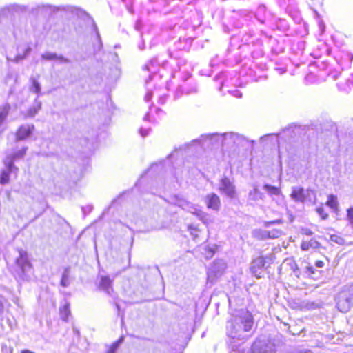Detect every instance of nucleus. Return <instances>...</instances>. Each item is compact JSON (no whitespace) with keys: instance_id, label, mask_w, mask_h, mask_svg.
Listing matches in <instances>:
<instances>
[{"instance_id":"40","label":"nucleus","mask_w":353,"mask_h":353,"mask_svg":"<svg viewBox=\"0 0 353 353\" xmlns=\"http://www.w3.org/2000/svg\"><path fill=\"white\" fill-rule=\"evenodd\" d=\"M347 219L353 228V207H351L347 210Z\"/></svg>"},{"instance_id":"11","label":"nucleus","mask_w":353,"mask_h":353,"mask_svg":"<svg viewBox=\"0 0 353 353\" xmlns=\"http://www.w3.org/2000/svg\"><path fill=\"white\" fill-rule=\"evenodd\" d=\"M205 203L207 208L214 211H219L221 208L219 196L215 193H210L205 196Z\"/></svg>"},{"instance_id":"2","label":"nucleus","mask_w":353,"mask_h":353,"mask_svg":"<svg viewBox=\"0 0 353 353\" xmlns=\"http://www.w3.org/2000/svg\"><path fill=\"white\" fill-rule=\"evenodd\" d=\"M245 140L244 137L237 133L227 132L222 134L217 133L203 134L199 139L193 140L192 143H199L202 145H205V143H209L210 145L220 143L223 145H239Z\"/></svg>"},{"instance_id":"3","label":"nucleus","mask_w":353,"mask_h":353,"mask_svg":"<svg viewBox=\"0 0 353 353\" xmlns=\"http://www.w3.org/2000/svg\"><path fill=\"white\" fill-rule=\"evenodd\" d=\"M14 272L17 276L22 281H28L30 279L32 265L26 251L19 250V256L15 259Z\"/></svg>"},{"instance_id":"41","label":"nucleus","mask_w":353,"mask_h":353,"mask_svg":"<svg viewBox=\"0 0 353 353\" xmlns=\"http://www.w3.org/2000/svg\"><path fill=\"white\" fill-rule=\"evenodd\" d=\"M55 60L58 61L59 63H71V61L68 58L63 57L62 54H57V57H56Z\"/></svg>"},{"instance_id":"27","label":"nucleus","mask_w":353,"mask_h":353,"mask_svg":"<svg viewBox=\"0 0 353 353\" xmlns=\"http://www.w3.org/2000/svg\"><path fill=\"white\" fill-rule=\"evenodd\" d=\"M30 52H31V48L28 46L25 49L23 54H17V56H15V57L14 59L7 57V60H8V61L18 63L20 61L26 58V57L30 54Z\"/></svg>"},{"instance_id":"47","label":"nucleus","mask_w":353,"mask_h":353,"mask_svg":"<svg viewBox=\"0 0 353 353\" xmlns=\"http://www.w3.org/2000/svg\"><path fill=\"white\" fill-rule=\"evenodd\" d=\"M152 97V92L151 91H148L145 95L144 100L146 102H148L150 101Z\"/></svg>"},{"instance_id":"48","label":"nucleus","mask_w":353,"mask_h":353,"mask_svg":"<svg viewBox=\"0 0 353 353\" xmlns=\"http://www.w3.org/2000/svg\"><path fill=\"white\" fill-rule=\"evenodd\" d=\"M307 272H308L310 274H314L315 273V268L312 266H307Z\"/></svg>"},{"instance_id":"14","label":"nucleus","mask_w":353,"mask_h":353,"mask_svg":"<svg viewBox=\"0 0 353 353\" xmlns=\"http://www.w3.org/2000/svg\"><path fill=\"white\" fill-rule=\"evenodd\" d=\"M112 280L108 276H101L99 283V288L104 291L106 294L111 295V292L113 291L112 289Z\"/></svg>"},{"instance_id":"37","label":"nucleus","mask_w":353,"mask_h":353,"mask_svg":"<svg viewBox=\"0 0 353 353\" xmlns=\"http://www.w3.org/2000/svg\"><path fill=\"white\" fill-rule=\"evenodd\" d=\"M123 341V336H121L115 341L108 350V353H115L120 344Z\"/></svg>"},{"instance_id":"29","label":"nucleus","mask_w":353,"mask_h":353,"mask_svg":"<svg viewBox=\"0 0 353 353\" xmlns=\"http://www.w3.org/2000/svg\"><path fill=\"white\" fill-rule=\"evenodd\" d=\"M326 205L330 208L337 210H338V200L336 196L334 194H330L327 197V201L326 202Z\"/></svg>"},{"instance_id":"28","label":"nucleus","mask_w":353,"mask_h":353,"mask_svg":"<svg viewBox=\"0 0 353 353\" xmlns=\"http://www.w3.org/2000/svg\"><path fill=\"white\" fill-rule=\"evenodd\" d=\"M30 81L32 83V85L30 88L31 92L36 93L37 97H39L41 94V85L39 82L34 77L30 78Z\"/></svg>"},{"instance_id":"17","label":"nucleus","mask_w":353,"mask_h":353,"mask_svg":"<svg viewBox=\"0 0 353 353\" xmlns=\"http://www.w3.org/2000/svg\"><path fill=\"white\" fill-rule=\"evenodd\" d=\"M321 244L314 239H311L310 241H303L301 244V248L303 251H308L310 249L316 250L319 248Z\"/></svg>"},{"instance_id":"32","label":"nucleus","mask_w":353,"mask_h":353,"mask_svg":"<svg viewBox=\"0 0 353 353\" xmlns=\"http://www.w3.org/2000/svg\"><path fill=\"white\" fill-rule=\"evenodd\" d=\"M231 346L230 353H250V351H245L243 347L241 345H237L236 343L229 344Z\"/></svg>"},{"instance_id":"30","label":"nucleus","mask_w":353,"mask_h":353,"mask_svg":"<svg viewBox=\"0 0 353 353\" xmlns=\"http://www.w3.org/2000/svg\"><path fill=\"white\" fill-rule=\"evenodd\" d=\"M70 314V304H69V303L66 302L60 308V315H61V319L63 321H67Z\"/></svg>"},{"instance_id":"13","label":"nucleus","mask_w":353,"mask_h":353,"mask_svg":"<svg viewBox=\"0 0 353 353\" xmlns=\"http://www.w3.org/2000/svg\"><path fill=\"white\" fill-rule=\"evenodd\" d=\"M68 7L61 6L57 7L51 5H39L35 8V11L43 14H51L59 10H68Z\"/></svg>"},{"instance_id":"45","label":"nucleus","mask_w":353,"mask_h":353,"mask_svg":"<svg viewBox=\"0 0 353 353\" xmlns=\"http://www.w3.org/2000/svg\"><path fill=\"white\" fill-rule=\"evenodd\" d=\"M272 136H275V134H266V135L262 136L261 137V140L263 141L266 140L268 138L272 137ZM276 137L277 141L279 143V139L281 138V134L276 135Z\"/></svg>"},{"instance_id":"34","label":"nucleus","mask_w":353,"mask_h":353,"mask_svg":"<svg viewBox=\"0 0 353 353\" xmlns=\"http://www.w3.org/2000/svg\"><path fill=\"white\" fill-rule=\"evenodd\" d=\"M282 231L279 229H273L272 230H268V239H277L282 234Z\"/></svg>"},{"instance_id":"55","label":"nucleus","mask_w":353,"mask_h":353,"mask_svg":"<svg viewBox=\"0 0 353 353\" xmlns=\"http://www.w3.org/2000/svg\"><path fill=\"white\" fill-rule=\"evenodd\" d=\"M21 353H34L33 352L29 350H23Z\"/></svg>"},{"instance_id":"7","label":"nucleus","mask_w":353,"mask_h":353,"mask_svg":"<svg viewBox=\"0 0 353 353\" xmlns=\"http://www.w3.org/2000/svg\"><path fill=\"white\" fill-rule=\"evenodd\" d=\"M314 197V192L310 190H305L302 187L294 186L292 188L290 197L296 202L304 203L306 201H312Z\"/></svg>"},{"instance_id":"54","label":"nucleus","mask_w":353,"mask_h":353,"mask_svg":"<svg viewBox=\"0 0 353 353\" xmlns=\"http://www.w3.org/2000/svg\"><path fill=\"white\" fill-rule=\"evenodd\" d=\"M290 130H291V128H288L284 129V130H283V132H282V134H287V133H288V132H290Z\"/></svg>"},{"instance_id":"33","label":"nucleus","mask_w":353,"mask_h":353,"mask_svg":"<svg viewBox=\"0 0 353 353\" xmlns=\"http://www.w3.org/2000/svg\"><path fill=\"white\" fill-rule=\"evenodd\" d=\"M69 284V270L68 269H65L62 274L61 279V285L65 288L68 287Z\"/></svg>"},{"instance_id":"12","label":"nucleus","mask_w":353,"mask_h":353,"mask_svg":"<svg viewBox=\"0 0 353 353\" xmlns=\"http://www.w3.org/2000/svg\"><path fill=\"white\" fill-rule=\"evenodd\" d=\"M34 129V125L24 124L19 127L16 133V140L22 141L30 137Z\"/></svg>"},{"instance_id":"50","label":"nucleus","mask_w":353,"mask_h":353,"mask_svg":"<svg viewBox=\"0 0 353 353\" xmlns=\"http://www.w3.org/2000/svg\"><path fill=\"white\" fill-rule=\"evenodd\" d=\"M315 266L321 268L324 266V262L322 261H317L315 263Z\"/></svg>"},{"instance_id":"58","label":"nucleus","mask_w":353,"mask_h":353,"mask_svg":"<svg viewBox=\"0 0 353 353\" xmlns=\"http://www.w3.org/2000/svg\"><path fill=\"white\" fill-rule=\"evenodd\" d=\"M334 237H335L334 236H331L332 240V241H336V243H339V241H337L336 240H335V239H334Z\"/></svg>"},{"instance_id":"63","label":"nucleus","mask_w":353,"mask_h":353,"mask_svg":"<svg viewBox=\"0 0 353 353\" xmlns=\"http://www.w3.org/2000/svg\"><path fill=\"white\" fill-rule=\"evenodd\" d=\"M114 56L115 57H117H117H118L117 54H114Z\"/></svg>"},{"instance_id":"60","label":"nucleus","mask_w":353,"mask_h":353,"mask_svg":"<svg viewBox=\"0 0 353 353\" xmlns=\"http://www.w3.org/2000/svg\"><path fill=\"white\" fill-rule=\"evenodd\" d=\"M143 177H144V175H142V176H141V179H139V183H141V180L142 179H143Z\"/></svg>"},{"instance_id":"36","label":"nucleus","mask_w":353,"mask_h":353,"mask_svg":"<svg viewBox=\"0 0 353 353\" xmlns=\"http://www.w3.org/2000/svg\"><path fill=\"white\" fill-rule=\"evenodd\" d=\"M337 86L339 89L341 91L348 92L350 90L349 81L346 79H344L343 81L337 83Z\"/></svg>"},{"instance_id":"52","label":"nucleus","mask_w":353,"mask_h":353,"mask_svg":"<svg viewBox=\"0 0 353 353\" xmlns=\"http://www.w3.org/2000/svg\"><path fill=\"white\" fill-rule=\"evenodd\" d=\"M293 272L294 274H297V270H298V265L296 264H294V267H292Z\"/></svg>"},{"instance_id":"4","label":"nucleus","mask_w":353,"mask_h":353,"mask_svg":"<svg viewBox=\"0 0 353 353\" xmlns=\"http://www.w3.org/2000/svg\"><path fill=\"white\" fill-rule=\"evenodd\" d=\"M335 301L341 312H347L353 306V284L343 286L336 296Z\"/></svg>"},{"instance_id":"62","label":"nucleus","mask_w":353,"mask_h":353,"mask_svg":"<svg viewBox=\"0 0 353 353\" xmlns=\"http://www.w3.org/2000/svg\"><path fill=\"white\" fill-rule=\"evenodd\" d=\"M116 306H117L118 310H119V305L117 303L116 304Z\"/></svg>"},{"instance_id":"57","label":"nucleus","mask_w":353,"mask_h":353,"mask_svg":"<svg viewBox=\"0 0 353 353\" xmlns=\"http://www.w3.org/2000/svg\"><path fill=\"white\" fill-rule=\"evenodd\" d=\"M175 153H178V152H177V151H175L174 153H172V154H171L168 157H169V158H172V157H174Z\"/></svg>"},{"instance_id":"35","label":"nucleus","mask_w":353,"mask_h":353,"mask_svg":"<svg viewBox=\"0 0 353 353\" xmlns=\"http://www.w3.org/2000/svg\"><path fill=\"white\" fill-rule=\"evenodd\" d=\"M57 57V54L55 52H46L41 56V59L45 61H53Z\"/></svg>"},{"instance_id":"31","label":"nucleus","mask_w":353,"mask_h":353,"mask_svg":"<svg viewBox=\"0 0 353 353\" xmlns=\"http://www.w3.org/2000/svg\"><path fill=\"white\" fill-rule=\"evenodd\" d=\"M10 107L9 104H6L2 110L0 112V125L2 124V123L4 121V120L6 119L9 111H10Z\"/></svg>"},{"instance_id":"18","label":"nucleus","mask_w":353,"mask_h":353,"mask_svg":"<svg viewBox=\"0 0 353 353\" xmlns=\"http://www.w3.org/2000/svg\"><path fill=\"white\" fill-rule=\"evenodd\" d=\"M41 102L38 99V97L34 99V104L32 106L29 108L26 114V117L32 118L34 117L41 110Z\"/></svg>"},{"instance_id":"49","label":"nucleus","mask_w":353,"mask_h":353,"mask_svg":"<svg viewBox=\"0 0 353 353\" xmlns=\"http://www.w3.org/2000/svg\"><path fill=\"white\" fill-rule=\"evenodd\" d=\"M92 209V206H86V207H82V211L83 213H85L86 212H90Z\"/></svg>"},{"instance_id":"53","label":"nucleus","mask_w":353,"mask_h":353,"mask_svg":"<svg viewBox=\"0 0 353 353\" xmlns=\"http://www.w3.org/2000/svg\"><path fill=\"white\" fill-rule=\"evenodd\" d=\"M144 121H150V114L148 112L143 117Z\"/></svg>"},{"instance_id":"43","label":"nucleus","mask_w":353,"mask_h":353,"mask_svg":"<svg viewBox=\"0 0 353 353\" xmlns=\"http://www.w3.org/2000/svg\"><path fill=\"white\" fill-rule=\"evenodd\" d=\"M150 129L149 128L141 127L139 129V132L141 137H145L148 135Z\"/></svg>"},{"instance_id":"64","label":"nucleus","mask_w":353,"mask_h":353,"mask_svg":"<svg viewBox=\"0 0 353 353\" xmlns=\"http://www.w3.org/2000/svg\"><path fill=\"white\" fill-rule=\"evenodd\" d=\"M189 145H190V143H186L185 146H188Z\"/></svg>"},{"instance_id":"26","label":"nucleus","mask_w":353,"mask_h":353,"mask_svg":"<svg viewBox=\"0 0 353 353\" xmlns=\"http://www.w3.org/2000/svg\"><path fill=\"white\" fill-rule=\"evenodd\" d=\"M168 162V161H161L159 163H154L151 165V167L145 172L144 174H152L156 172L158 170H161L165 167V164Z\"/></svg>"},{"instance_id":"10","label":"nucleus","mask_w":353,"mask_h":353,"mask_svg":"<svg viewBox=\"0 0 353 353\" xmlns=\"http://www.w3.org/2000/svg\"><path fill=\"white\" fill-rule=\"evenodd\" d=\"M27 150L28 148L24 147L13 154H8L3 160L5 167L8 168L9 169L17 168L14 165V161L22 159L26 154Z\"/></svg>"},{"instance_id":"61","label":"nucleus","mask_w":353,"mask_h":353,"mask_svg":"<svg viewBox=\"0 0 353 353\" xmlns=\"http://www.w3.org/2000/svg\"><path fill=\"white\" fill-rule=\"evenodd\" d=\"M263 9H264V7H261V8H259V11L262 10Z\"/></svg>"},{"instance_id":"1","label":"nucleus","mask_w":353,"mask_h":353,"mask_svg":"<svg viewBox=\"0 0 353 353\" xmlns=\"http://www.w3.org/2000/svg\"><path fill=\"white\" fill-rule=\"evenodd\" d=\"M254 332V319L247 310L234 311L227 321L225 333L228 344L244 343Z\"/></svg>"},{"instance_id":"46","label":"nucleus","mask_w":353,"mask_h":353,"mask_svg":"<svg viewBox=\"0 0 353 353\" xmlns=\"http://www.w3.org/2000/svg\"><path fill=\"white\" fill-rule=\"evenodd\" d=\"M341 76V73L338 72H332L328 74L329 78L336 80Z\"/></svg>"},{"instance_id":"21","label":"nucleus","mask_w":353,"mask_h":353,"mask_svg":"<svg viewBox=\"0 0 353 353\" xmlns=\"http://www.w3.org/2000/svg\"><path fill=\"white\" fill-rule=\"evenodd\" d=\"M158 68L157 60L154 58L151 59L148 63H147L144 66L143 69L148 70L150 72L149 76V79L151 80L152 78V75L156 72Z\"/></svg>"},{"instance_id":"39","label":"nucleus","mask_w":353,"mask_h":353,"mask_svg":"<svg viewBox=\"0 0 353 353\" xmlns=\"http://www.w3.org/2000/svg\"><path fill=\"white\" fill-rule=\"evenodd\" d=\"M316 212L323 220L327 219L328 217V214L325 212L323 206L318 207L316 208Z\"/></svg>"},{"instance_id":"59","label":"nucleus","mask_w":353,"mask_h":353,"mask_svg":"<svg viewBox=\"0 0 353 353\" xmlns=\"http://www.w3.org/2000/svg\"><path fill=\"white\" fill-rule=\"evenodd\" d=\"M220 77H221V74H219V75L216 76L215 79H219V78H220Z\"/></svg>"},{"instance_id":"25","label":"nucleus","mask_w":353,"mask_h":353,"mask_svg":"<svg viewBox=\"0 0 353 353\" xmlns=\"http://www.w3.org/2000/svg\"><path fill=\"white\" fill-rule=\"evenodd\" d=\"M252 236L258 240L268 239V230L256 229L252 231Z\"/></svg>"},{"instance_id":"5","label":"nucleus","mask_w":353,"mask_h":353,"mask_svg":"<svg viewBox=\"0 0 353 353\" xmlns=\"http://www.w3.org/2000/svg\"><path fill=\"white\" fill-rule=\"evenodd\" d=\"M272 263V257L271 255L261 256L254 259L250 265V272L257 279L261 278V273L266 265H269Z\"/></svg>"},{"instance_id":"15","label":"nucleus","mask_w":353,"mask_h":353,"mask_svg":"<svg viewBox=\"0 0 353 353\" xmlns=\"http://www.w3.org/2000/svg\"><path fill=\"white\" fill-rule=\"evenodd\" d=\"M263 189L266 190L268 194L276 202H279V201L282 199L283 195L281 194V190L279 188L269 184H265L263 185Z\"/></svg>"},{"instance_id":"24","label":"nucleus","mask_w":353,"mask_h":353,"mask_svg":"<svg viewBox=\"0 0 353 353\" xmlns=\"http://www.w3.org/2000/svg\"><path fill=\"white\" fill-rule=\"evenodd\" d=\"M188 231L190 232V234L192 238V239L196 242L198 243L201 241L200 239V233L201 230L198 228L197 226L194 225H190L188 226Z\"/></svg>"},{"instance_id":"23","label":"nucleus","mask_w":353,"mask_h":353,"mask_svg":"<svg viewBox=\"0 0 353 353\" xmlns=\"http://www.w3.org/2000/svg\"><path fill=\"white\" fill-rule=\"evenodd\" d=\"M92 28H93V30L95 32L96 37H97V39L98 41L97 44L95 45L94 47V52H97L98 51L101 50V49L103 48V43H102V40H101L97 26L94 23V21H92Z\"/></svg>"},{"instance_id":"44","label":"nucleus","mask_w":353,"mask_h":353,"mask_svg":"<svg viewBox=\"0 0 353 353\" xmlns=\"http://www.w3.org/2000/svg\"><path fill=\"white\" fill-rule=\"evenodd\" d=\"M283 223V221L281 219H277V220H274V221H272L265 222V227H270V225H276V224H280V223Z\"/></svg>"},{"instance_id":"22","label":"nucleus","mask_w":353,"mask_h":353,"mask_svg":"<svg viewBox=\"0 0 353 353\" xmlns=\"http://www.w3.org/2000/svg\"><path fill=\"white\" fill-rule=\"evenodd\" d=\"M265 195L257 188L254 187L248 194V199L251 201L263 200Z\"/></svg>"},{"instance_id":"8","label":"nucleus","mask_w":353,"mask_h":353,"mask_svg":"<svg viewBox=\"0 0 353 353\" xmlns=\"http://www.w3.org/2000/svg\"><path fill=\"white\" fill-rule=\"evenodd\" d=\"M219 190L221 194L230 199H234L236 195V186L233 181L227 176H223L220 179Z\"/></svg>"},{"instance_id":"19","label":"nucleus","mask_w":353,"mask_h":353,"mask_svg":"<svg viewBox=\"0 0 353 353\" xmlns=\"http://www.w3.org/2000/svg\"><path fill=\"white\" fill-rule=\"evenodd\" d=\"M216 248H217L216 245H205L201 248V253L206 259H209L214 256L216 251Z\"/></svg>"},{"instance_id":"20","label":"nucleus","mask_w":353,"mask_h":353,"mask_svg":"<svg viewBox=\"0 0 353 353\" xmlns=\"http://www.w3.org/2000/svg\"><path fill=\"white\" fill-rule=\"evenodd\" d=\"M18 171V168L9 169L6 167V169L2 170L0 176V183L5 185L9 182L10 175L11 173H16Z\"/></svg>"},{"instance_id":"42","label":"nucleus","mask_w":353,"mask_h":353,"mask_svg":"<svg viewBox=\"0 0 353 353\" xmlns=\"http://www.w3.org/2000/svg\"><path fill=\"white\" fill-rule=\"evenodd\" d=\"M6 302V299L3 296H0V315H2L4 312L5 304Z\"/></svg>"},{"instance_id":"51","label":"nucleus","mask_w":353,"mask_h":353,"mask_svg":"<svg viewBox=\"0 0 353 353\" xmlns=\"http://www.w3.org/2000/svg\"><path fill=\"white\" fill-rule=\"evenodd\" d=\"M303 231H304V234L307 236H312L313 234L312 231L310 230V229H305Z\"/></svg>"},{"instance_id":"6","label":"nucleus","mask_w":353,"mask_h":353,"mask_svg":"<svg viewBox=\"0 0 353 353\" xmlns=\"http://www.w3.org/2000/svg\"><path fill=\"white\" fill-rule=\"evenodd\" d=\"M226 262L223 259L215 260L208 271V282L214 283L215 280L221 276L226 269Z\"/></svg>"},{"instance_id":"9","label":"nucleus","mask_w":353,"mask_h":353,"mask_svg":"<svg viewBox=\"0 0 353 353\" xmlns=\"http://www.w3.org/2000/svg\"><path fill=\"white\" fill-rule=\"evenodd\" d=\"M175 205L181 208L184 210L196 214L201 219H203V216L205 215V213L199 209L198 206L187 201L183 199L176 198Z\"/></svg>"},{"instance_id":"16","label":"nucleus","mask_w":353,"mask_h":353,"mask_svg":"<svg viewBox=\"0 0 353 353\" xmlns=\"http://www.w3.org/2000/svg\"><path fill=\"white\" fill-rule=\"evenodd\" d=\"M197 92V86L196 83H193L191 85H188V83H185L182 85H180L176 91V95H179V92H184L186 94H194Z\"/></svg>"},{"instance_id":"56","label":"nucleus","mask_w":353,"mask_h":353,"mask_svg":"<svg viewBox=\"0 0 353 353\" xmlns=\"http://www.w3.org/2000/svg\"><path fill=\"white\" fill-rule=\"evenodd\" d=\"M139 48L140 50H143L145 48L144 43L143 42L142 44L139 45Z\"/></svg>"},{"instance_id":"38","label":"nucleus","mask_w":353,"mask_h":353,"mask_svg":"<svg viewBox=\"0 0 353 353\" xmlns=\"http://www.w3.org/2000/svg\"><path fill=\"white\" fill-rule=\"evenodd\" d=\"M25 9V6H19V5H10L8 7V10L12 12H20L23 11Z\"/></svg>"}]
</instances>
